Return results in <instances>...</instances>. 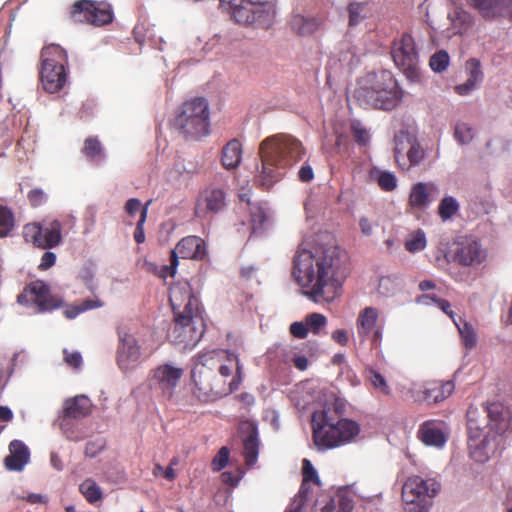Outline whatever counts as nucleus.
I'll list each match as a JSON object with an SVG mask.
<instances>
[{"instance_id": "f257e3e1", "label": "nucleus", "mask_w": 512, "mask_h": 512, "mask_svg": "<svg viewBox=\"0 0 512 512\" xmlns=\"http://www.w3.org/2000/svg\"><path fill=\"white\" fill-rule=\"evenodd\" d=\"M347 253L338 246L298 249L293 260V276L304 294L314 302H332L341 295L347 275Z\"/></svg>"}, {"instance_id": "f03ea898", "label": "nucleus", "mask_w": 512, "mask_h": 512, "mask_svg": "<svg viewBox=\"0 0 512 512\" xmlns=\"http://www.w3.org/2000/svg\"><path fill=\"white\" fill-rule=\"evenodd\" d=\"M261 168L256 183L269 190L279 182L287 170L305 155L302 142L291 134L278 133L265 138L259 146Z\"/></svg>"}, {"instance_id": "7ed1b4c3", "label": "nucleus", "mask_w": 512, "mask_h": 512, "mask_svg": "<svg viewBox=\"0 0 512 512\" xmlns=\"http://www.w3.org/2000/svg\"><path fill=\"white\" fill-rule=\"evenodd\" d=\"M174 313L172 336L177 343L195 344L205 332L203 310L188 281H178L169 289Z\"/></svg>"}, {"instance_id": "20e7f679", "label": "nucleus", "mask_w": 512, "mask_h": 512, "mask_svg": "<svg viewBox=\"0 0 512 512\" xmlns=\"http://www.w3.org/2000/svg\"><path fill=\"white\" fill-rule=\"evenodd\" d=\"M222 352L207 351L200 353L192 369L191 378L195 384L194 394L202 401H214L237 390L243 378V366L234 353L227 352V360L235 362V374L229 382L217 380V369Z\"/></svg>"}, {"instance_id": "39448f33", "label": "nucleus", "mask_w": 512, "mask_h": 512, "mask_svg": "<svg viewBox=\"0 0 512 512\" xmlns=\"http://www.w3.org/2000/svg\"><path fill=\"white\" fill-rule=\"evenodd\" d=\"M344 404L338 399L333 408L326 406L312 415L313 440L316 446L330 449L352 442L360 433L359 424L351 419L340 418Z\"/></svg>"}, {"instance_id": "423d86ee", "label": "nucleus", "mask_w": 512, "mask_h": 512, "mask_svg": "<svg viewBox=\"0 0 512 512\" xmlns=\"http://www.w3.org/2000/svg\"><path fill=\"white\" fill-rule=\"evenodd\" d=\"M355 98L364 108L392 110L402 101L403 93L391 73L382 72L371 86L356 89Z\"/></svg>"}, {"instance_id": "0eeeda50", "label": "nucleus", "mask_w": 512, "mask_h": 512, "mask_svg": "<svg viewBox=\"0 0 512 512\" xmlns=\"http://www.w3.org/2000/svg\"><path fill=\"white\" fill-rule=\"evenodd\" d=\"M175 125L186 138L198 140L209 134V107L204 98L184 102L175 119Z\"/></svg>"}, {"instance_id": "6e6552de", "label": "nucleus", "mask_w": 512, "mask_h": 512, "mask_svg": "<svg viewBox=\"0 0 512 512\" xmlns=\"http://www.w3.org/2000/svg\"><path fill=\"white\" fill-rule=\"evenodd\" d=\"M66 64V51L59 45L50 44L42 49L40 80L45 91L56 93L64 87L67 81Z\"/></svg>"}, {"instance_id": "1a4fd4ad", "label": "nucleus", "mask_w": 512, "mask_h": 512, "mask_svg": "<svg viewBox=\"0 0 512 512\" xmlns=\"http://www.w3.org/2000/svg\"><path fill=\"white\" fill-rule=\"evenodd\" d=\"M232 19L241 25L269 28L276 15L275 5L261 0H229Z\"/></svg>"}, {"instance_id": "9d476101", "label": "nucleus", "mask_w": 512, "mask_h": 512, "mask_svg": "<svg viewBox=\"0 0 512 512\" xmlns=\"http://www.w3.org/2000/svg\"><path fill=\"white\" fill-rule=\"evenodd\" d=\"M69 19L74 23L103 26L113 21V11L106 2L78 0L69 9Z\"/></svg>"}, {"instance_id": "9b49d317", "label": "nucleus", "mask_w": 512, "mask_h": 512, "mask_svg": "<svg viewBox=\"0 0 512 512\" xmlns=\"http://www.w3.org/2000/svg\"><path fill=\"white\" fill-rule=\"evenodd\" d=\"M62 223L57 220L28 223L23 227V238L37 248L52 249L62 243Z\"/></svg>"}, {"instance_id": "f8f14e48", "label": "nucleus", "mask_w": 512, "mask_h": 512, "mask_svg": "<svg viewBox=\"0 0 512 512\" xmlns=\"http://www.w3.org/2000/svg\"><path fill=\"white\" fill-rule=\"evenodd\" d=\"M391 56L395 65L408 78L416 79L418 77V52L414 38L409 33H403L399 38L394 39L391 46Z\"/></svg>"}, {"instance_id": "ddd939ff", "label": "nucleus", "mask_w": 512, "mask_h": 512, "mask_svg": "<svg viewBox=\"0 0 512 512\" xmlns=\"http://www.w3.org/2000/svg\"><path fill=\"white\" fill-rule=\"evenodd\" d=\"M17 302L22 305H34L38 312L52 311L63 305V299L52 294L50 287L42 280L29 283L18 295Z\"/></svg>"}, {"instance_id": "4468645a", "label": "nucleus", "mask_w": 512, "mask_h": 512, "mask_svg": "<svg viewBox=\"0 0 512 512\" xmlns=\"http://www.w3.org/2000/svg\"><path fill=\"white\" fill-rule=\"evenodd\" d=\"M394 141V157L400 168L409 170L424 160V149L408 132L401 131L396 134Z\"/></svg>"}, {"instance_id": "2eb2a0df", "label": "nucleus", "mask_w": 512, "mask_h": 512, "mask_svg": "<svg viewBox=\"0 0 512 512\" xmlns=\"http://www.w3.org/2000/svg\"><path fill=\"white\" fill-rule=\"evenodd\" d=\"M356 329L359 338L369 339L372 348L379 350L383 337V323L379 321V311L374 307L361 310L356 319Z\"/></svg>"}, {"instance_id": "dca6fc26", "label": "nucleus", "mask_w": 512, "mask_h": 512, "mask_svg": "<svg viewBox=\"0 0 512 512\" xmlns=\"http://www.w3.org/2000/svg\"><path fill=\"white\" fill-rule=\"evenodd\" d=\"M227 206V191L220 186L210 184L198 195L195 203V215L206 217L216 215L225 210Z\"/></svg>"}, {"instance_id": "f3484780", "label": "nucleus", "mask_w": 512, "mask_h": 512, "mask_svg": "<svg viewBox=\"0 0 512 512\" xmlns=\"http://www.w3.org/2000/svg\"><path fill=\"white\" fill-rule=\"evenodd\" d=\"M207 254L205 241L198 236H187L182 238L171 251L170 265H165L170 275H175L179 264V257L183 259L202 260Z\"/></svg>"}, {"instance_id": "a211bd4d", "label": "nucleus", "mask_w": 512, "mask_h": 512, "mask_svg": "<svg viewBox=\"0 0 512 512\" xmlns=\"http://www.w3.org/2000/svg\"><path fill=\"white\" fill-rule=\"evenodd\" d=\"M184 370L171 364H162L150 372V385L158 389L164 396L171 398L174 394Z\"/></svg>"}, {"instance_id": "6ab92c4d", "label": "nucleus", "mask_w": 512, "mask_h": 512, "mask_svg": "<svg viewBox=\"0 0 512 512\" xmlns=\"http://www.w3.org/2000/svg\"><path fill=\"white\" fill-rule=\"evenodd\" d=\"M119 345L117 348V364L123 371L130 370L141 358V348L136 338L121 328L117 330Z\"/></svg>"}, {"instance_id": "aec40b11", "label": "nucleus", "mask_w": 512, "mask_h": 512, "mask_svg": "<svg viewBox=\"0 0 512 512\" xmlns=\"http://www.w3.org/2000/svg\"><path fill=\"white\" fill-rule=\"evenodd\" d=\"M440 484L434 479H424L420 476L409 477L402 487L403 500L431 501L439 492Z\"/></svg>"}, {"instance_id": "412c9836", "label": "nucleus", "mask_w": 512, "mask_h": 512, "mask_svg": "<svg viewBox=\"0 0 512 512\" xmlns=\"http://www.w3.org/2000/svg\"><path fill=\"white\" fill-rule=\"evenodd\" d=\"M449 437L446 422L437 419L424 421L418 428L417 438L427 446L442 448Z\"/></svg>"}, {"instance_id": "4be33fe9", "label": "nucleus", "mask_w": 512, "mask_h": 512, "mask_svg": "<svg viewBox=\"0 0 512 512\" xmlns=\"http://www.w3.org/2000/svg\"><path fill=\"white\" fill-rule=\"evenodd\" d=\"M486 253L481 244L474 238L465 237L457 242L453 260L463 266H473L482 263Z\"/></svg>"}, {"instance_id": "5701e85b", "label": "nucleus", "mask_w": 512, "mask_h": 512, "mask_svg": "<svg viewBox=\"0 0 512 512\" xmlns=\"http://www.w3.org/2000/svg\"><path fill=\"white\" fill-rule=\"evenodd\" d=\"M91 406V402L86 396L80 395L67 399L64 403L63 415L59 420L61 429L66 432L72 419L78 420L87 417L91 413Z\"/></svg>"}, {"instance_id": "b1692460", "label": "nucleus", "mask_w": 512, "mask_h": 512, "mask_svg": "<svg viewBox=\"0 0 512 512\" xmlns=\"http://www.w3.org/2000/svg\"><path fill=\"white\" fill-rule=\"evenodd\" d=\"M438 192L437 186L432 182H417L412 185L408 208L411 211H422L435 199Z\"/></svg>"}, {"instance_id": "393cba45", "label": "nucleus", "mask_w": 512, "mask_h": 512, "mask_svg": "<svg viewBox=\"0 0 512 512\" xmlns=\"http://www.w3.org/2000/svg\"><path fill=\"white\" fill-rule=\"evenodd\" d=\"M453 381L433 380L425 383L422 399L428 404H437L447 399L454 391Z\"/></svg>"}, {"instance_id": "a878e982", "label": "nucleus", "mask_w": 512, "mask_h": 512, "mask_svg": "<svg viewBox=\"0 0 512 512\" xmlns=\"http://www.w3.org/2000/svg\"><path fill=\"white\" fill-rule=\"evenodd\" d=\"M473 5L485 18H512V0H473Z\"/></svg>"}, {"instance_id": "bb28decb", "label": "nucleus", "mask_w": 512, "mask_h": 512, "mask_svg": "<svg viewBox=\"0 0 512 512\" xmlns=\"http://www.w3.org/2000/svg\"><path fill=\"white\" fill-rule=\"evenodd\" d=\"M9 452L10 454L4 459L6 469L21 471L30 458L28 447L21 440L15 439L9 444Z\"/></svg>"}, {"instance_id": "cd10ccee", "label": "nucleus", "mask_w": 512, "mask_h": 512, "mask_svg": "<svg viewBox=\"0 0 512 512\" xmlns=\"http://www.w3.org/2000/svg\"><path fill=\"white\" fill-rule=\"evenodd\" d=\"M465 70L468 76L467 80L465 83L455 87V91L459 95H468L483 81L484 78L481 63L476 58H471L466 62Z\"/></svg>"}, {"instance_id": "c85d7f7f", "label": "nucleus", "mask_w": 512, "mask_h": 512, "mask_svg": "<svg viewBox=\"0 0 512 512\" xmlns=\"http://www.w3.org/2000/svg\"><path fill=\"white\" fill-rule=\"evenodd\" d=\"M302 483L297 494L300 497L310 498L314 501V488H320L321 482L318 477L317 471L308 459H303L302 462Z\"/></svg>"}, {"instance_id": "c756f323", "label": "nucleus", "mask_w": 512, "mask_h": 512, "mask_svg": "<svg viewBox=\"0 0 512 512\" xmlns=\"http://www.w3.org/2000/svg\"><path fill=\"white\" fill-rule=\"evenodd\" d=\"M243 148L241 142L234 138L228 141L221 150V165L226 170H234L242 161Z\"/></svg>"}, {"instance_id": "7c9ffc66", "label": "nucleus", "mask_w": 512, "mask_h": 512, "mask_svg": "<svg viewBox=\"0 0 512 512\" xmlns=\"http://www.w3.org/2000/svg\"><path fill=\"white\" fill-rule=\"evenodd\" d=\"M353 498L345 490L337 491L322 507L321 512H352Z\"/></svg>"}, {"instance_id": "2f4dec72", "label": "nucleus", "mask_w": 512, "mask_h": 512, "mask_svg": "<svg viewBox=\"0 0 512 512\" xmlns=\"http://www.w3.org/2000/svg\"><path fill=\"white\" fill-rule=\"evenodd\" d=\"M245 462L248 466H253L259 454L258 431L252 427L249 435L243 441Z\"/></svg>"}, {"instance_id": "473e14b6", "label": "nucleus", "mask_w": 512, "mask_h": 512, "mask_svg": "<svg viewBox=\"0 0 512 512\" xmlns=\"http://www.w3.org/2000/svg\"><path fill=\"white\" fill-rule=\"evenodd\" d=\"M82 153L91 162L99 163L104 157V148L98 137L89 136L85 139Z\"/></svg>"}, {"instance_id": "72a5a7b5", "label": "nucleus", "mask_w": 512, "mask_h": 512, "mask_svg": "<svg viewBox=\"0 0 512 512\" xmlns=\"http://www.w3.org/2000/svg\"><path fill=\"white\" fill-rule=\"evenodd\" d=\"M349 26H356L370 15L366 2H351L348 6Z\"/></svg>"}, {"instance_id": "f704fd0d", "label": "nucleus", "mask_w": 512, "mask_h": 512, "mask_svg": "<svg viewBox=\"0 0 512 512\" xmlns=\"http://www.w3.org/2000/svg\"><path fill=\"white\" fill-rule=\"evenodd\" d=\"M487 413L490 422L494 423L492 428L498 433L504 432L508 428V420L503 415L502 407L499 404H491L487 408Z\"/></svg>"}, {"instance_id": "c9c22d12", "label": "nucleus", "mask_w": 512, "mask_h": 512, "mask_svg": "<svg viewBox=\"0 0 512 512\" xmlns=\"http://www.w3.org/2000/svg\"><path fill=\"white\" fill-rule=\"evenodd\" d=\"M79 490L89 503H95L101 500L103 496L101 488L90 478L80 484Z\"/></svg>"}, {"instance_id": "e433bc0d", "label": "nucleus", "mask_w": 512, "mask_h": 512, "mask_svg": "<svg viewBox=\"0 0 512 512\" xmlns=\"http://www.w3.org/2000/svg\"><path fill=\"white\" fill-rule=\"evenodd\" d=\"M15 226V218L12 210L7 206L0 205V238L11 234Z\"/></svg>"}, {"instance_id": "4c0bfd02", "label": "nucleus", "mask_w": 512, "mask_h": 512, "mask_svg": "<svg viewBox=\"0 0 512 512\" xmlns=\"http://www.w3.org/2000/svg\"><path fill=\"white\" fill-rule=\"evenodd\" d=\"M102 306H103V303L99 300L87 299V300L82 301L78 305L68 306L64 310V315L68 319H73V318L77 317L79 314H81L87 310L99 308Z\"/></svg>"}, {"instance_id": "58836bf2", "label": "nucleus", "mask_w": 512, "mask_h": 512, "mask_svg": "<svg viewBox=\"0 0 512 512\" xmlns=\"http://www.w3.org/2000/svg\"><path fill=\"white\" fill-rule=\"evenodd\" d=\"M366 377L376 390L380 391L386 396L391 395V389L386 379L380 372L373 368H368L366 370Z\"/></svg>"}, {"instance_id": "ea45409f", "label": "nucleus", "mask_w": 512, "mask_h": 512, "mask_svg": "<svg viewBox=\"0 0 512 512\" xmlns=\"http://www.w3.org/2000/svg\"><path fill=\"white\" fill-rule=\"evenodd\" d=\"M375 175L377 184L383 191L391 192L397 187V179L395 175L388 171H375L372 172Z\"/></svg>"}, {"instance_id": "a19ab883", "label": "nucleus", "mask_w": 512, "mask_h": 512, "mask_svg": "<svg viewBox=\"0 0 512 512\" xmlns=\"http://www.w3.org/2000/svg\"><path fill=\"white\" fill-rule=\"evenodd\" d=\"M460 321L462 322V325L458 324L456 321L454 323L458 328L465 347L471 349L477 342L475 331L470 323L462 321V319H460Z\"/></svg>"}, {"instance_id": "79ce46f5", "label": "nucleus", "mask_w": 512, "mask_h": 512, "mask_svg": "<svg viewBox=\"0 0 512 512\" xmlns=\"http://www.w3.org/2000/svg\"><path fill=\"white\" fill-rule=\"evenodd\" d=\"M305 320L308 327V331L312 332L314 335L320 334L322 329L325 328L327 324L326 316L316 312L308 314L305 317Z\"/></svg>"}, {"instance_id": "37998d69", "label": "nucleus", "mask_w": 512, "mask_h": 512, "mask_svg": "<svg viewBox=\"0 0 512 512\" xmlns=\"http://www.w3.org/2000/svg\"><path fill=\"white\" fill-rule=\"evenodd\" d=\"M459 209L457 201L447 196L443 198L438 207V213L443 220L450 219Z\"/></svg>"}, {"instance_id": "c03bdc74", "label": "nucleus", "mask_w": 512, "mask_h": 512, "mask_svg": "<svg viewBox=\"0 0 512 512\" xmlns=\"http://www.w3.org/2000/svg\"><path fill=\"white\" fill-rule=\"evenodd\" d=\"M266 220L267 215L262 207L257 205L250 207V226L252 233H256L261 229Z\"/></svg>"}, {"instance_id": "a18cd8bd", "label": "nucleus", "mask_w": 512, "mask_h": 512, "mask_svg": "<svg viewBox=\"0 0 512 512\" xmlns=\"http://www.w3.org/2000/svg\"><path fill=\"white\" fill-rule=\"evenodd\" d=\"M152 200H148L143 208L141 209V215L139 220L136 223L135 231H134V239L138 244H142L145 242V232H144V224L147 220L148 208Z\"/></svg>"}, {"instance_id": "49530a36", "label": "nucleus", "mask_w": 512, "mask_h": 512, "mask_svg": "<svg viewBox=\"0 0 512 512\" xmlns=\"http://www.w3.org/2000/svg\"><path fill=\"white\" fill-rule=\"evenodd\" d=\"M455 139L462 145H466L474 138V131L466 123H457L454 130Z\"/></svg>"}, {"instance_id": "de8ad7c7", "label": "nucleus", "mask_w": 512, "mask_h": 512, "mask_svg": "<svg viewBox=\"0 0 512 512\" xmlns=\"http://www.w3.org/2000/svg\"><path fill=\"white\" fill-rule=\"evenodd\" d=\"M425 304L434 303L439 309H441L445 314H447L453 322H455L454 312L451 309V304L449 301L445 299L437 298L435 295L426 294L421 296L420 298Z\"/></svg>"}, {"instance_id": "09e8293b", "label": "nucleus", "mask_w": 512, "mask_h": 512, "mask_svg": "<svg viewBox=\"0 0 512 512\" xmlns=\"http://www.w3.org/2000/svg\"><path fill=\"white\" fill-rule=\"evenodd\" d=\"M426 247V237L425 233L421 230H418L417 232L413 233L405 242V248L409 252H417L421 251Z\"/></svg>"}, {"instance_id": "8fccbe9b", "label": "nucleus", "mask_w": 512, "mask_h": 512, "mask_svg": "<svg viewBox=\"0 0 512 512\" xmlns=\"http://www.w3.org/2000/svg\"><path fill=\"white\" fill-rule=\"evenodd\" d=\"M449 59V54L444 50H440L430 58L429 64L433 71L442 72L448 67Z\"/></svg>"}, {"instance_id": "3c124183", "label": "nucleus", "mask_w": 512, "mask_h": 512, "mask_svg": "<svg viewBox=\"0 0 512 512\" xmlns=\"http://www.w3.org/2000/svg\"><path fill=\"white\" fill-rule=\"evenodd\" d=\"M404 502V512H429L430 506L432 504L431 501H422V500H403Z\"/></svg>"}, {"instance_id": "603ef678", "label": "nucleus", "mask_w": 512, "mask_h": 512, "mask_svg": "<svg viewBox=\"0 0 512 512\" xmlns=\"http://www.w3.org/2000/svg\"><path fill=\"white\" fill-rule=\"evenodd\" d=\"M294 27H297V33L299 35H307L311 34L315 31L316 25L315 22L311 19H305L302 17H297L293 22Z\"/></svg>"}, {"instance_id": "864d4df0", "label": "nucleus", "mask_w": 512, "mask_h": 512, "mask_svg": "<svg viewBox=\"0 0 512 512\" xmlns=\"http://www.w3.org/2000/svg\"><path fill=\"white\" fill-rule=\"evenodd\" d=\"M351 130L353 137L358 144L366 145L369 142L370 137L368 131L359 121L352 123Z\"/></svg>"}, {"instance_id": "5fc2aeb1", "label": "nucleus", "mask_w": 512, "mask_h": 512, "mask_svg": "<svg viewBox=\"0 0 512 512\" xmlns=\"http://www.w3.org/2000/svg\"><path fill=\"white\" fill-rule=\"evenodd\" d=\"M229 449L227 447H222L216 454V456L212 460V469L214 471H220L226 467L229 461Z\"/></svg>"}, {"instance_id": "6e6d98bb", "label": "nucleus", "mask_w": 512, "mask_h": 512, "mask_svg": "<svg viewBox=\"0 0 512 512\" xmlns=\"http://www.w3.org/2000/svg\"><path fill=\"white\" fill-rule=\"evenodd\" d=\"M27 198H28L31 206L39 207L46 202L47 195L42 189L35 188L28 192Z\"/></svg>"}, {"instance_id": "4d7b16f0", "label": "nucleus", "mask_w": 512, "mask_h": 512, "mask_svg": "<svg viewBox=\"0 0 512 512\" xmlns=\"http://www.w3.org/2000/svg\"><path fill=\"white\" fill-rule=\"evenodd\" d=\"M314 502L313 500H311L310 498H306V497H300L299 494H297L292 502L290 503V505L287 507L286 511L285 512H301L302 509L308 505L309 503H312Z\"/></svg>"}, {"instance_id": "13d9d810", "label": "nucleus", "mask_w": 512, "mask_h": 512, "mask_svg": "<svg viewBox=\"0 0 512 512\" xmlns=\"http://www.w3.org/2000/svg\"><path fill=\"white\" fill-rule=\"evenodd\" d=\"M289 331L295 338H306L309 333L306 320H304V322H293L290 325Z\"/></svg>"}, {"instance_id": "bf43d9fd", "label": "nucleus", "mask_w": 512, "mask_h": 512, "mask_svg": "<svg viewBox=\"0 0 512 512\" xmlns=\"http://www.w3.org/2000/svg\"><path fill=\"white\" fill-rule=\"evenodd\" d=\"M63 353L64 360L69 366L79 368L82 365V356L79 352H69L65 349Z\"/></svg>"}, {"instance_id": "052dcab7", "label": "nucleus", "mask_w": 512, "mask_h": 512, "mask_svg": "<svg viewBox=\"0 0 512 512\" xmlns=\"http://www.w3.org/2000/svg\"><path fill=\"white\" fill-rule=\"evenodd\" d=\"M468 430H469V437L472 440L480 439L483 436V439L480 440V443L482 445L485 444V434L483 433V430L480 429L479 426L476 425V422L472 419L468 421Z\"/></svg>"}, {"instance_id": "680f3d73", "label": "nucleus", "mask_w": 512, "mask_h": 512, "mask_svg": "<svg viewBox=\"0 0 512 512\" xmlns=\"http://www.w3.org/2000/svg\"><path fill=\"white\" fill-rule=\"evenodd\" d=\"M56 262V254L51 251H46L42 257L40 264L38 265V269L40 271H45L51 268Z\"/></svg>"}, {"instance_id": "e2e57ef3", "label": "nucleus", "mask_w": 512, "mask_h": 512, "mask_svg": "<svg viewBox=\"0 0 512 512\" xmlns=\"http://www.w3.org/2000/svg\"><path fill=\"white\" fill-rule=\"evenodd\" d=\"M143 206L141 205V201L137 198H130L125 204V212L129 215H134L137 212L141 213V209Z\"/></svg>"}, {"instance_id": "0e129e2a", "label": "nucleus", "mask_w": 512, "mask_h": 512, "mask_svg": "<svg viewBox=\"0 0 512 512\" xmlns=\"http://www.w3.org/2000/svg\"><path fill=\"white\" fill-rule=\"evenodd\" d=\"M298 177L299 180L302 182H310L314 178V172L312 167L305 163L301 166V168L298 171Z\"/></svg>"}, {"instance_id": "69168bd1", "label": "nucleus", "mask_w": 512, "mask_h": 512, "mask_svg": "<svg viewBox=\"0 0 512 512\" xmlns=\"http://www.w3.org/2000/svg\"><path fill=\"white\" fill-rule=\"evenodd\" d=\"M103 449V445L94 441H89L85 446V455L93 458L96 457Z\"/></svg>"}, {"instance_id": "338daca9", "label": "nucleus", "mask_w": 512, "mask_h": 512, "mask_svg": "<svg viewBox=\"0 0 512 512\" xmlns=\"http://www.w3.org/2000/svg\"><path fill=\"white\" fill-rule=\"evenodd\" d=\"M331 338L338 344H340L341 346H346L349 342V336H348V333L345 329H337L335 330L332 335H331Z\"/></svg>"}, {"instance_id": "774afa93", "label": "nucleus", "mask_w": 512, "mask_h": 512, "mask_svg": "<svg viewBox=\"0 0 512 512\" xmlns=\"http://www.w3.org/2000/svg\"><path fill=\"white\" fill-rule=\"evenodd\" d=\"M359 226L361 229V232L365 236H370L373 231V224L367 217H361L359 220Z\"/></svg>"}]
</instances>
